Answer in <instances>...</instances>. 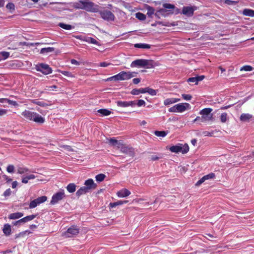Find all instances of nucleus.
Masks as SVG:
<instances>
[{
    "label": "nucleus",
    "mask_w": 254,
    "mask_h": 254,
    "mask_svg": "<svg viewBox=\"0 0 254 254\" xmlns=\"http://www.w3.org/2000/svg\"><path fill=\"white\" fill-rule=\"evenodd\" d=\"M3 232L5 235L9 236L11 233L10 225L8 224H5L3 226Z\"/></svg>",
    "instance_id": "27"
},
{
    "label": "nucleus",
    "mask_w": 254,
    "mask_h": 254,
    "mask_svg": "<svg viewBox=\"0 0 254 254\" xmlns=\"http://www.w3.org/2000/svg\"><path fill=\"white\" fill-rule=\"evenodd\" d=\"M23 216V213L20 212L11 213L8 216V218L10 219H17Z\"/></svg>",
    "instance_id": "21"
},
{
    "label": "nucleus",
    "mask_w": 254,
    "mask_h": 254,
    "mask_svg": "<svg viewBox=\"0 0 254 254\" xmlns=\"http://www.w3.org/2000/svg\"><path fill=\"white\" fill-rule=\"evenodd\" d=\"M110 64V63L107 62H102L100 64V66L101 67H107Z\"/></svg>",
    "instance_id": "64"
},
{
    "label": "nucleus",
    "mask_w": 254,
    "mask_h": 254,
    "mask_svg": "<svg viewBox=\"0 0 254 254\" xmlns=\"http://www.w3.org/2000/svg\"><path fill=\"white\" fill-rule=\"evenodd\" d=\"M98 12H99L101 18L109 22L115 20V16L110 10L104 9L103 10H99Z\"/></svg>",
    "instance_id": "8"
},
{
    "label": "nucleus",
    "mask_w": 254,
    "mask_h": 254,
    "mask_svg": "<svg viewBox=\"0 0 254 254\" xmlns=\"http://www.w3.org/2000/svg\"><path fill=\"white\" fill-rule=\"evenodd\" d=\"M116 103L118 107H124V108L128 107V104L127 101H118L116 102Z\"/></svg>",
    "instance_id": "38"
},
{
    "label": "nucleus",
    "mask_w": 254,
    "mask_h": 254,
    "mask_svg": "<svg viewBox=\"0 0 254 254\" xmlns=\"http://www.w3.org/2000/svg\"><path fill=\"white\" fill-rule=\"evenodd\" d=\"M17 173L19 174H23L29 171L28 169L23 167H18L17 168Z\"/></svg>",
    "instance_id": "36"
},
{
    "label": "nucleus",
    "mask_w": 254,
    "mask_h": 254,
    "mask_svg": "<svg viewBox=\"0 0 254 254\" xmlns=\"http://www.w3.org/2000/svg\"><path fill=\"white\" fill-rule=\"evenodd\" d=\"M84 41L96 45H100L99 43L96 40L91 37H85Z\"/></svg>",
    "instance_id": "30"
},
{
    "label": "nucleus",
    "mask_w": 254,
    "mask_h": 254,
    "mask_svg": "<svg viewBox=\"0 0 254 254\" xmlns=\"http://www.w3.org/2000/svg\"><path fill=\"white\" fill-rule=\"evenodd\" d=\"M54 50L55 49L53 47L44 48L41 49L40 53L41 54L47 55L49 53L54 52Z\"/></svg>",
    "instance_id": "25"
},
{
    "label": "nucleus",
    "mask_w": 254,
    "mask_h": 254,
    "mask_svg": "<svg viewBox=\"0 0 254 254\" xmlns=\"http://www.w3.org/2000/svg\"><path fill=\"white\" fill-rule=\"evenodd\" d=\"M253 69V67L250 65H244L243 67H242L240 69L241 71H251Z\"/></svg>",
    "instance_id": "49"
},
{
    "label": "nucleus",
    "mask_w": 254,
    "mask_h": 254,
    "mask_svg": "<svg viewBox=\"0 0 254 254\" xmlns=\"http://www.w3.org/2000/svg\"><path fill=\"white\" fill-rule=\"evenodd\" d=\"M7 113V110L0 109V117L5 115Z\"/></svg>",
    "instance_id": "57"
},
{
    "label": "nucleus",
    "mask_w": 254,
    "mask_h": 254,
    "mask_svg": "<svg viewBox=\"0 0 254 254\" xmlns=\"http://www.w3.org/2000/svg\"><path fill=\"white\" fill-rule=\"evenodd\" d=\"M157 23L159 25H161L162 26H174L175 24L172 23H170L169 22H163L161 21H158L157 22Z\"/></svg>",
    "instance_id": "51"
},
{
    "label": "nucleus",
    "mask_w": 254,
    "mask_h": 254,
    "mask_svg": "<svg viewBox=\"0 0 254 254\" xmlns=\"http://www.w3.org/2000/svg\"><path fill=\"white\" fill-rule=\"evenodd\" d=\"M253 116L250 114H242L240 116V120L242 122H248L252 118Z\"/></svg>",
    "instance_id": "23"
},
{
    "label": "nucleus",
    "mask_w": 254,
    "mask_h": 254,
    "mask_svg": "<svg viewBox=\"0 0 254 254\" xmlns=\"http://www.w3.org/2000/svg\"><path fill=\"white\" fill-rule=\"evenodd\" d=\"M182 97L186 101H190L192 99L191 95L190 94H182Z\"/></svg>",
    "instance_id": "50"
},
{
    "label": "nucleus",
    "mask_w": 254,
    "mask_h": 254,
    "mask_svg": "<svg viewBox=\"0 0 254 254\" xmlns=\"http://www.w3.org/2000/svg\"><path fill=\"white\" fill-rule=\"evenodd\" d=\"M14 166L13 165H9L6 168V171L9 173H12L14 172Z\"/></svg>",
    "instance_id": "52"
},
{
    "label": "nucleus",
    "mask_w": 254,
    "mask_h": 254,
    "mask_svg": "<svg viewBox=\"0 0 254 254\" xmlns=\"http://www.w3.org/2000/svg\"><path fill=\"white\" fill-rule=\"evenodd\" d=\"M181 148L180 147V144L179 145L172 146L170 148V150L172 152L178 153L181 152Z\"/></svg>",
    "instance_id": "35"
},
{
    "label": "nucleus",
    "mask_w": 254,
    "mask_h": 254,
    "mask_svg": "<svg viewBox=\"0 0 254 254\" xmlns=\"http://www.w3.org/2000/svg\"><path fill=\"white\" fill-rule=\"evenodd\" d=\"M135 48L141 49H150L151 46L150 45L144 43H137L134 45Z\"/></svg>",
    "instance_id": "29"
},
{
    "label": "nucleus",
    "mask_w": 254,
    "mask_h": 254,
    "mask_svg": "<svg viewBox=\"0 0 254 254\" xmlns=\"http://www.w3.org/2000/svg\"><path fill=\"white\" fill-rule=\"evenodd\" d=\"M67 191L70 193H72L75 191L76 186L73 183H70L66 187Z\"/></svg>",
    "instance_id": "34"
},
{
    "label": "nucleus",
    "mask_w": 254,
    "mask_h": 254,
    "mask_svg": "<svg viewBox=\"0 0 254 254\" xmlns=\"http://www.w3.org/2000/svg\"><path fill=\"white\" fill-rule=\"evenodd\" d=\"M188 81L190 83H194L195 84H197V80L195 77L189 78Z\"/></svg>",
    "instance_id": "55"
},
{
    "label": "nucleus",
    "mask_w": 254,
    "mask_h": 254,
    "mask_svg": "<svg viewBox=\"0 0 254 254\" xmlns=\"http://www.w3.org/2000/svg\"><path fill=\"white\" fill-rule=\"evenodd\" d=\"M11 193V191L10 190V189H7L4 192V193H3V195L5 196H9L10 195Z\"/></svg>",
    "instance_id": "60"
},
{
    "label": "nucleus",
    "mask_w": 254,
    "mask_h": 254,
    "mask_svg": "<svg viewBox=\"0 0 254 254\" xmlns=\"http://www.w3.org/2000/svg\"><path fill=\"white\" fill-rule=\"evenodd\" d=\"M7 103H8L9 104L12 105L14 106H17L18 104L15 101H12L9 99H7Z\"/></svg>",
    "instance_id": "56"
},
{
    "label": "nucleus",
    "mask_w": 254,
    "mask_h": 254,
    "mask_svg": "<svg viewBox=\"0 0 254 254\" xmlns=\"http://www.w3.org/2000/svg\"><path fill=\"white\" fill-rule=\"evenodd\" d=\"M204 179H205V180H207L209 179H212L215 178V175L214 173H211L209 174L204 176Z\"/></svg>",
    "instance_id": "48"
},
{
    "label": "nucleus",
    "mask_w": 254,
    "mask_h": 254,
    "mask_svg": "<svg viewBox=\"0 0 254 254\" xmlns=\"http://www.w3.org/2000/svg\"><path fill=\"white\" fill-rule=\"evenodd\" d=\"M128 202L127 200H119L116 202L110 203V206L112 208L116 207L117 206L122 205L127 203Z\"/></svg>",
    "instance_id": "28"
},
{
    "label": "nucleus",
    "mask_w": 254,
    "mask_h": 254,
    "mask_svg": "<svg viewBox=\"0 0 254 254\" xmlns=\"http://www.w3.org/2000/svg\"><path fill=\"white\" fill-rule=\"evenodd\" d=\"M159 158H160V157H159L156 155H152L150 157V159L152 161H155L158 160Z\"/></svg>",
    "instance_id": "58"
},
{
    "label": "nucleus",
    "mask_w": 254,
    "mask_h": 254,
    "mask_svg": "<svg viewBox=\"0 0 254 254\" xmlns=\"http://www.w3.org/2000/svg\"><path fill=\"white\" fill-rule=\"evenodd\" d=\"M204 176L203 177H202L199 181H198L197 182V183H196V186H199L202 183H203L205 180V179H204Z\"/></svg>",
    "instance_id": "59"
},
{
    "label": "nucleus",
    "mask_w": 254,
    "mask_h": 254,
    "mask_svg": "<svg viewBox=\"0 0 254 254\" xmlns=\"http://www.w3.org/2000/svg\"><path fill=\"white\" fill-rule=\"evenodd\" d=\"M63 74H64L65 76L70 77L72 76V74L71 72L68 71H64L62 72Z\"/></svg>",
    "instance_id": "63"
},
{
    "label": "nucleus",
    "mask_w": 254,
    "mask_h": 254,
    "mask_svg": "<svg viewBox=\"0 0 254 254\" xmlns=\"http://www.w3.org/2000/svg\"><path fill=\"white\" fill-rule=\"evenodd\" d=\"M127 102L128 104V107L131 106L133 107L136 105V101H127Z\"/></svg>",
    "instance_id": "61"
},
{
    "label": "nucleus",
    "mask_w": 254,
    "mask_h": 254,
    "mask_svg": "<svg viewBox=\"0 0 254 254\" xmlns=\"http://www.w3.org/2000/svg\"><path fill=\"white\" fill-rule=\"evenodd\" d=\"M83 9L90 12H98L99 11V6L89 0H84Z\"/></svg>",
    "instance_id": "5"
},
{
    "label": "nucleus",
    "mask_w": 254,
    "mask_h": 254,
    "mask_svg": "<svg viewBox=\"0 0 254 254\" xmlns=\"http://www.w3.org/2000/svg\"><path fill=\"white\" fill-rule=\"evenodd\" d=\"M21 115L27 120L33 121L39 124H42L45 123V119L44 117L40 115L38 113L30 111L29 110H24Z\"/></svg>",
    "instance_id": "2"
},
{
    "label": "nucleus",
    "mask_w": 254,
    "mask_h": 254,
    "mask_svg": "<svg viewBox=\"0 0 254 254\" xmlns=\"http://www.w3.org/2000/svg\"><path fill=\"white\" fill-rule=\"evenodd\" d=\"M58 25L62 28L65 29V30H71L74 28V26H73L71 25L66 24H65L64 23H59Z\"/></svg>",
    "instance_id": "32"
},
{
    "label": "nucleus",
    "mask_w": 254,
    "mask_h": 254,
    "mask_svg": "<svg viewBox=\"0 0 254 254\" xmlns=\"http://www.w3.org/2000/svg\"><path fill=\"white\" fill-rule=\"evenodd\" d=\"M84 5V0H79L77 2H75L73 3V7L76 9H83Z\"/></svg>",
    "instance_id": "31"
},
{
    "label": "nucleus",
    "mask_w": 254,
    "mask_h": 254,
    "mask_svg": "<svg viewBox=\"0 0 254 254\" xmlns=\"http://www.w3.org/2000/svg\"><path fill=\"white\" fill-rule=\"evenodd\" d=\"M89 190L85 186L81 187L76 192V194L77 196H79L83 194L89 192Z\"/></svg>",
    "instance_id": "19"
},
{
    "label": "nucleus",
    "mask_w": 254,
    "mask_h": 254,
    "mask_svg": "<svg viewBox=\"0 0 254 254\" xmlns=\"http://www.w3.org/2000/svg\"><path fill=\"white\" fill-rule=\"evenodd\" d=\"M98 112L102 114V116H108L111 113L110 111L105 109H99L98 110Z\"/></svg>",
    "instance_id": "37"
},
{
    "label": "nucleus",
    "mask_w": 254,
    "mask_h": 254,
    "mask_svg": "<svg viewBox=\"0 0 254 254\" xmlns=\"http://www.w3.org/2000/svg\"><path fill=\"white\" fill-rule=\"evenodd\" d=\"M35 69L37 71H40L44 74H48L52 72V68L47 64H39L36 65Z\"/></svg>",
    "instance_id": "9"
},
{
    "label": "nucleus",
    "mask_w": 254,
    "mask_h": 254,
    "mask_svg": "<svg viewBox=\"0 0 254 254\" xmlns=\"http://www.w3.org/2000/svg\"><path fill=\"white\" fill-rule=\"evenodd\" d=\"M203 134L204 136H211L213 134V131L209 132V131H204L203 132Z\"/></svg>",
    "instance_id": "62"
},
{
    "label": "nucleus",
    "mask_w": 254,
    "mask_h": 254,
    "mask_svg": "<svg viewBox=\"0 0 254 254\" xmlns=\"http://www.w3.org/2000/svg\"><path fill=\"white\" fill-rule=\"evenodd\" d=\"M228 119L227 114L226 113H223L220 116V121L222 123H225Z\"/></svg>",
    "instance_id": "46"
},
{
    "label": "nucleus",
    "mask_w": 254,
    "mask_h": 254,
    "mask_svg": "<svg viewBox=\"0 0 254 254\" xmlns=\"http://www.w3.org/2000/svg\"><path fill=\"white\" fill-rule=\"evenodd\" d=\"M195 9L191 6H184L183 8L182 13L188 16H191L193 14Z\"/></svg>",
    "instance_id": "15"
},
{
    "label": "nucleus",
    "mask_w": 254,
    "mask_h": 254,
    "mask_svg": "<svg viewBox=\"0 0 254 254\" xmlns=\"http://www.w3.org/2000/svg\"><path fill=\"white\" fill-rule=\"evenodd\" d=\"M145 91H146V93H148V94H149L150 95H151L152 96L156 95L157 94L156 90L151 89V88H150L149 87L145 88Z\"/></svg>",
    "instance_id": "42"
},
{
    "label": "nucleus",
    "mask_w": 254,
    "mask_h": 254,
    "mask_svg": "<svg viewBox=\"0 0 254 254\" xmlns=\"http://www.w3.org/2000/svg\"><path fill=\"white\" fill-rule=\"evenodd\" d=\"M47 197L46 196H42L38 197L36 199L31 201L29 204L30 208H34L37 205L45 202L47 200Z\"/></svg>",
    "instance_id": "13"
},
{
    "label": "nucleus",
    "mask_w": 254,
    "mask_h": 254,
    "mask_svg": "<svg viewBox=\"0 0 254 254\" xmlns=\"http://www.w3.org/2000/svg\"><path fill=\"white\" fill-rule=\"evenodd\" d=\"M146 10H147V15L149 18H152V15L155 13V9L148 5L145 6Z\"/></svg>",
    "instance_id": "20"
},
{
    "label": "nucleus",
    "mask_w": 254,
    "mask_h": 254,
    "mask_svg": "<svg viewBox=\"0 0 254 254\" xmlns=\"http://www.w3.org/2000/svg\"><path fill=\"white\" fill-rule=\"evenodd\" d=\"M223 2L224 3L226 4L227 5H236L238 1H234V0H223Z\"/></svg>",
    "instance_id": "47"
},
{
    "label": "nucleus",
    "mask_w": 254,
    "mask_h": 254,
    "mask_svg": "<svg viewBox=\"0 0 254 254\" xmlns=\"http://www.w3.org/2000/svg\"><path fill=\"white\" fill-rule=\"evenodd\" d=\"M79 232V230L77 226H72L64 233L63 235L66 238L71 237L77 235Z\"/></svg>",
    "instance_id": "11"
},
{
    "label": "nucleus",
    "mask_w": 254,
    "mask_h": 254,
    "mask_svg": "<svg viewBox=\"0 0 254 254\" xmlns=\"http://www.w3.org/2000/svg\"><path fill=\"white\" fill-rule=\"evenodd\" d=\"M242 13L245 16L254 17V10L251 9L245 8Z\"/></svg>",
    "instance_id": "22"
},
{
    "label": "nucleus",
    "mask_w": 254,
    "mask_h": 254,
    "mask_svg": "<svg viewBox=\"0 0 254 254\" xmlns=\"http://www.w3.org/2000/svg\"><path fill=\"white\" fill-rule=\"evenodd\" d=\"M181 101V99L176 98H167L164 101V104L165 106H169L171 104L177 103Z\"/></svg>",
    "instance_id": "17"
},
{
    "label": "nucleus",
    "mask_w": 254,
    "mask_h": 254,
    "mask_svg": "<svg viewBox=\"0 0 254 254\" xmlns=\"http://www.w3.org/2000/svg\"><path fill=\"white\" fill-rule=\"evenodd\" d=\"M31 102H32V103H33L36 105H39L41 107H45L47 105V104L46 103H44V102L39 101L37 100H31Z\"/></svg>",
    "instance_id": "43"
},
{
    "label": "nucleus",
    "mask_w": 254,
    "mask_h": 254,
    "mask_svg": "<svg viewBox=\"0 0 254 254\" xmlns=\"http://www.w3.org/2000/svg\"><path fill=\"white\" fill-rule=\"evenodd\" d=\"M64 197V190H62L53 195L50 203L52 205H55L62 200Z\"/></svg>",
    "instance_id": "10"
},
{
    "label": "nucleus",
    "mask_w": 254,
    "mask_h": 254,
    "mask_svg": "<svg viewBox=\"0 0 254 254\" xmlns=\"http://www.w3.org/2000/svg\"><path fill=\"white\" fill-rule=\"evenodd\" d=\"M130 194V192L126 189H124L117 192V195L120 197H125Z\"/></svg>",
    "instance_id": "18"
},
{
    "label": "nucleus",
    "mask_w": 254,
    "mask_h": 254,
    "mask_svg": "<svg viewBox=\"0 0 254 254\" xmlns=\"http://www.w3.org/2000/svg\"><path fill=\"white\" fill-rule=\"evenodd\" d=\"M105 177H106V176L103 174H98L96 176V177H95L96 180L97 182H101L104 180Z\"/></svg>",
    "instance_id": "45"
},
{
    "label": "nucleus",
    "mask_w": 254,
    "mask_h": 254,
    "mask_svg": "<svg viewBox=\"0 0 254 254\" xmlns=\"http://www.w3.org/2000/svg\"><path fill=\"white\" fill-rule=\"evenodd\" d=\"M163 8L158 10L161 16L167 17L170 14H178L181 12L180 9L174 4L165 3L163 4Z\"/></svg>",
    "instance_id": "3"
},
{
    "label": "nucleus",
    "mask_w": 254,
    "mask_h": 254,
    "mask_svg": "<svg viewBox=\"0 0 254 254\" xmlns=\"http://www.w3.org/2000/svg\"><path fill=\"white\" fill-rule=\"evenodd\" d=\"M109 143L110 144H111L112 146H117L118 148V146H120L121 143H122V141L121 140L119 141L117 139H116L115 138H111L109 140Z\"/></svg>",
    "instance_id": "26"
},
{
    "label": "nucleus",
    "mask_w": 254,
    "mask_h": 254,
    "mask_svg": "<svg viewBox=\"0 0 254 254\" xmlns=\"http://www.w3.org/2000/svg\"><path fill=\"white\" fill-rule=\"evenodd\" d=\"M135 17L140 20H144L146 19V15L141 12L136 13Z\"/></svg>",
    "instance_id": "44"
},
{
    "label": "nucleus",
    "mask_w": 254,
    "mask_h": 254,
    "mask_svg": "<svg viewBox=\"0 0 254 254\" xmlns=\"http://www.w3.org/2000/svg\"><path fill=\"white\" fill-rule=\"evenodd\" d=\"M36 177L34 175L31 174L26 176L25 177H23L22 179V182L24 184H27L28 182V180L34 179Z\"/></svg>",
    "instance_id": "33"
},
{
    "label": "nucleus",
    "mask_w": 254,
    "mask_h": 254,
    "mask_svg": "<svg viewBox=\"0 0 254 254\" xmlns=\"http://www.w3.org/2000/svg\"><path fill=\"white\" fill-rule=\"evenodd\" d=\"M36 216V215H30L23 217L20 220L13 222L12 224L14 226H20L25 223H27L33 219H34Z\"/></svg>",
    "instance_id": "12"
},
{
    "label": "nucleus",
    "mask_w": 254,
    "mask_h": 254,
    "mask_svg": "<svg viewBox=\"0 0 254 254\" xmlns=\"http://www.w3.org/2000/svg\"><path fill=\"white\" fill-rule=\"evenodd\" d=\"M146 93L145 88H139V89H132L130 93L133 95H137L140 93Z\"/></svg>",
    "instance_id": "24"
},
{
    "label": "nucleus",
    "mask_w": 254,
    "mask_h": 254,
    "mask_svg": "<svg viewBox=\"0 0 254 254\" xmlns=\"http://www.w3.org/2000/svg\"><path fill=\"white\" fill-rule=\"evenodd\" d=\"M14 4L11 2L8 3L6 5V7L10 10H14Z\"/></svg>",
    "instance_id": "53"
},
{
    "label": "nucleus",
    "mask_w": 254,
    "mask_h": 254,
    "mask_svg": "<svg viewBox=\"0 0 254 254\" xmlns=\"http://www.w3.org/2000/svg\"><path fill=\"white\" fill-rule=\"evenodd\" d=\"M84 185L88 188L89 191L95 189L97 187V185L94 183V181L92 179L87 180L84 183Z\"/></svg>",
    "instance_id": "16"
},
{
    "label": "nucleus",
    "mask_w": 254,
    "mask_h": 254,
    "mask_svg": "<svg viewBox=\"0 0 254 254\" xmlns=\"http://www.w3.org/2000/svg\"><path fill=\"white\" fill-rule=\"evenodd\" d=\"M136 105L138 107H141L142 106H144L145 105V102L143 100L140 99L137 101V102L136 103Z\"/></svg>",
    "instance_id": "54"
},
{
    "label": "nucleus",
    "mask_w": 254,
    "mask_h": 254,
    "mask_svg": "<svg viewBox=\"0 0 254 254\" xmlns=\"http://www.w3.org/2000/svg\"><path fill=\"white\" fill-rule=\"evenodd\" d=\"M9 56V54L8 52H0V61L2 60H5L7 59Z\"/></svg>",
    "instance_id": "39"
},
{
    "label": "nucleus",
    "mask_w": 254,
    "mask_h": 254,
    "mask_svg": "<svg viewBox=\"0 0 254 254\" xmlns=\"http://www.w3.org/2000/svg\"><path fill=\"white\" fill-rule=\"evenodd\" d=\"M212 111L211 108H204L199 112V114L201 115V122L210 121L212 120L213 114L211 113Z\"/></svg>",
    "instance_id": "6"
},
{
    "label": "nucleus",
    "mask_w": 254,
    "mask_h": 254,
    "mask_svg": "<svg viewBox=\"0 0 254 254\" xmlns=\"http://www.w3.org/2000/svg\"><path fill=\"white\" fill-rule=\"evenodd\" d=\"M158 65L157 62L152 60L137 59L132 62L130 66L131 67L151 68Z\"/></svg>",
    "instance_id": "1"
},
{
    "label": "nucleus",
    "mask_w": 254,
    "mask_h": 254,
    "mask_svg": "<svg viewBox=\"0 0 254 254\" xmlns=\"http://www.w3.org/2000/svg\"><path fill=\"white\" fill-rule=\"evenodd\" d=\"M118 149H120L121 151L124 153H126L129 156H132L133 154V149L132 147H130L125 144H124L123 142L121 143L120 146H118Z\"/></svg>",
    "instance_id": "14"
},
{
    "label": "nucleus",
    "mask_w": 254,
    "mask_h": 254,
    "mask_svg": "<svg viewBox=\"0 0 254 254\" xmlns=\"http://www.w3.org/2000/svg\"><path fill=\"white\" fill-rule=\"evenodd\" d=\"M180 147L182 148L181 152L183 154L187 153L189 150V146L186 144L184 145L180 144Z\"/></svg>",
    "instance_id": "41"
},
{
    "label": "nucleus",
    "mask_w": 254,
    "mask_h": 254,
    "mask_svg": "<svg viewBox=\"0 0 254 254\" xmlns=\"http://www.w3.org/2000/svg\"><path fill=\"white\" fill-rule=\"evenodd\" d=\"M167 132L165 131H155L154 134L158 137H164L167 135Z\"/></svg>",
    "instance_id": "40"
},
{
    "label": "nucleus",
    "mask_w": 254,
    "mask_h": 254,
    "mask_svg": "<svg viewBox=\"0 0 254 254\" xmlns=\"http://www.w3.org/2000/svg\"><path fill=\"white\" fill-rule=\"evenodd\" d=\"M191 108L190 104L188 103H181L177 104L170 108L168 110L171 113H183Z\"/></svg>",
    "instance_id": "4"
},
{
    "label": "nucleus",
    "mask_w": 254,
    "mask_h": 254,
    "mask_svg": "<svg viewBox=\"0 0 254 254\" xmlns=\"http://www.w3.org/2000/svg\"><path fill=\"white\" fill-rule=\"evenodd\" d=\"M137 72L132 71H121L117 74V81L129 79L136 76Z\"/></svg>",
    "instance_id": "7"
}]
</instances>
